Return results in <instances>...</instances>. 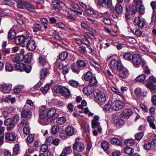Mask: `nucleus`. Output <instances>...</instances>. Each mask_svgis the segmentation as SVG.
I'll list each match as a JSON object with an SVG mask.
<instances>
[{"mask_svg": "<svg viewBox=\"0 0 156 156\" xmlns=\"http://www.w3.org/2000/svg\"><path fill=\"white\" fill-rule=\"evenodd\" d=\"M45 109V106H43L39 108L38 111L39 117L38 122L39 123L43 125L48 123L49 118L55 120L59 116V114L56 113V110L54 108H49L47 114Z\"/></svg>", "mask_w": 156, "mask_h": 156, "instance_id": "nucleus-1", "label": "nucleus"}, {"mask_svg": "<svg viewBox=\"0 0 156 156\" xmlns=\"http://www.w3.org/2000/svg\"><path fill=\"white\" fill-rule=\"evenodd\" d=\"M95 98L99 102H103L105 101L106 97L104 93L98 90H96L94 92Z\"/></svg>", "mask_w": 156, "mask_h": 156, "instance_id": "nucleus-2", "label": "nucleus"}, {"mask_svg": "<svg viewBox=\"0 0 156 156\" xmlns=\"http://www.w3.org/2000/svg\"><path fill=\"white\" fill-rule=\"evenodd\" d=\"M85 146L83 142L80 141L79 139L76 140L75 143L73 144V149L78 151H82L84 149Z\"/></svg>", "mask_w": 156, "mask_h": 156, "instance_id": "nucleus-3", "label": "nucleus"}, {"mask_svg": "<svg viewBox=\"0 0 156 156\" xmlns=\"http://www.w3.org/2000/svg\"><path fill=\"white\" fill-rule=\"evenodd\" d=\"M132 62L134 66L138 67L142 62L141 57L138 54H134L132 56Z\"/></svg>", "mask_w": 156, "mask_h": 156, "instance_id": "nucleus-4", "label": "nucleus"}, {"mask_svg": "<svg viewBox=\"0 0 156 156\" xmlns=\"http://www.w3.org/2000/svg\"><path fill=\"white\" fill-rule=\"evenodd\" d=\"M125 104L122 101L117 100L112 104V108L114 110L118 111L124 107Z\"/></svg>", "mask_w": 156, "mask_h": 156, "instance_id": "nucleus-5", "label": "nucleus"}, {"mask_svg": "<svg viewBox=\"0 0 156 156\" xmlns=\"http://www.w3.org/2000/svg\"><path fill=\"white\" fill-rule=\"evenodd\" d=\"M26 42L25 45L27 48L29 50L33 51L36 48V44L35 41L29 37L28 39L26 40Z\"/></svg>", "mask_w": 156, "mask_h": 156, "instance_id": "nucleus-6", "label": "nucleus"}, {"mask_svg": "<svg viewBox=\"0 0 156 156\" xmlns=\"http://www.w3.org/2000/svg\"><path fill=\"white\" fill-rule=\"evenodd\" d=\"M110 66L112 69H115L117 68L118 70H120L122 68V65L121 62L115 59H113L111 61Z\"/></svg>", "mask_w": 156, "mask_h": 156, "instance_id": "nucleus-7", "label": "nucleus"}, {"mask_svg": "<svg viewBox=\"0 0 156 156\" xmlns=\"http://www.w3.org/2000/svg\"><path fill=\"white\" fill-rule=\"evenodd\" d=\"M4 124L5 125L8 126L7 129L8 131L12 130L16 125L12 119L10 118L5 119L4 121Z\"/></svg>", "mask_w": 156, "mask_h": 156, "instance_id": "nucleus-8", "label": "nucleus"}, {"mask_svg": "<svg viewBox=\"0 0 156 156\" xmlns=\"http://www.w3.org/2000/svg\"><path fill=\"white\" fill-rule=\"evenodd\" d=\"M0 90L4 94L9 93L12 90V86L7 83H3L0 85Z\"/></svg>", "mask_w": 156, "mask_h": 156, "instance_id": "nucleus-9", "label": "nucleus"}, {"mask_svg": "<svg viewBox=\"0 0 156 156\" xmlns=\"http://www.w3.org/2000/svg\"><path fill=\"white\" fill-rule=\"evenodd\" d=\"M29 37H26L23 36H19L16 37L15 39V43L17 44H23L25 45L26 42V40L28 39Z\"/></svg>", "mask_w": 156, "mask_h": 156, "instance_id": "nucleus-10", "label": "nucleus"}, {"mask_svg": "<svg viewBox=\"0 0 156 156\" xmlns=\"http://www.w3.org/2000/svg\"><path fill=\"white\" fill-rule=\"evenodd\" d=\"M156 83V79L153 76H150L149 77V81L146 84V86L150 89H153L154 88V84Z\"/></svg>", "mask_w": 156, "mask_h": 156, "instance_id": "nucleus-11", "label": "nucleus"}, {"mask_svg": "<svg viewBox=\"0 0 156 156\" xmlns=\"http://www.w3.org/2000/svg\"><path fill=\"white\" fill-rule=\"evenodd\" d=\"M22 116L24 118L27 119L31 118L32 116L31 112L28 108H24L21 112Z\"/></svg>", "mask_w": 156, "mask_h": 156, "instance_id": "nucleus-12", "label": "nucleus"}, {"mask_svg": "<svg viewBox=\"0 0 156 156\" xmlns=\"http://www.w3.org/2000/svg\"><path fill=\"white\" fill-rule=\"evenodd\" d=\"M126 11L129 13L134 14L136 11V6L128 3L126 5Z\"/></svg>", "mask_w": 156, "mask_h": 156, "instance_id": "nucleus-13", "label": "nucleus"}, {"mask_svg": "<svg viewBox=\"0 0 156 156\" xmlns=\"http://www.w3.org/2000/svg\"><path fill=\"white\" fill-rule=\"evenodd\" d=\"M134 22L135 25L138 26L140 28H142L145 25V22L143 20H141L139 17H136L135 18Z\"/></svg>", "mask_w": 156, "mask_h": 156, "instance_id": "nucleus-14", "label": "nucleus"}, {"mask_svg": "<svg viewBox=\"0 0 156 156\" xmlns=\"http://www.w3.org/2000/svg\"><path fill=\"white\" fill-rule=\"evenodd\" d=\"M120 71L119 76L123 78H125L127 77L129 75L128 71L126 69L124 68L122 66V69L119 70Z\"/></svg>", "mask_w": 156, "mask_h": 156, "instance_id": "nucleus-15", "label": "nucleus"}, {"mask_svg": "<svg viewBox=\"0 0 156 156\" xmlns=\"http://www.w3.org/2000/svg\"><path fill=\"white\" fill-rule=\"evenodd\" d=\"M92 126L93 129L97 128L98 132H100L101 130V128L100 126L99 122L97 120L93 119L92 121Z\"/></svg>", "mask_w": 156, "mask_h": 156, "instance_id": "nucleus-16", "label": "nucleus"}, {"mask_svg": "<svg viewBox=\"0 0 156 156\" xmlns=\"http://www.w3.org/2000/svg\"><path fill=\"white\" fill-rule=\"evenodd\" d=\"M74 129L71 126H68L66 129V133L67 135L70 136L73 135L74 133Z\"/></svg>", "mask_w": 156, "mask_h": 156, "instance_id": "nucleus-17", "label": "nucleus"}, {"mask_svg": "<svg viewBox=\"0 0 156 156\" xmlns=\"http://www.w3.org/2000/svg\"><path fill=\"white\" fill-rule=\"evenodd\" d=\"M113 123L115 126H119L123 125L124 123V122L123 119L118 117H116L115 119L114 120Z\"/></svg>", "mask_w": 156, "mask_h": 156, "instance_id": "nucleus-18", "label": "nucleus"}, {"mask_svg": "<svg viewBox=\"0 0 156 156\" xmlns=\"http://www.w3.org/2000/svg\"><path fill=\"white\" fill-rule=\"evenodd\" d=\"M5 139L9 141H13L16 139V136L13 133H7L5 135Z\"/></svg>", "mask_w": 156, "mask_h": 156, "instance_id": "nucleus-19", "label": "nucleus"}, {"mask_svg": "<svg viewBox=\"0 0 156 156\" xmlns=\"http://www.w3.org/2000/svg\"><path fill=\"white\" fill-rule=\"evenodd\" d=\"M110 142L113 145L117 146H120L122 143L120 139L115 137L112 138L110 139Z\"/></svg>", "mask_w": 156, "mask_h": 156, "instance_id": "nucleus-20", "label": "nucleus"}, {"mask_svg": "<svg viewBox=\"0 0 156 156\" xmlns=\"http://www.w3.org/2000/svg\"><path fill=\"white\" fill-rule=\"evenodd\" d=\"M133 113V111L129 109L125 108L122 112V114L123 116L125 117L129 116Z\"/></svg>", "mask_w": 156, "mask_h": 156, "instance_id": "nucleus-21", "label": "nucleus"}, {"mask_svg": "<svg viewBox=\"0 0 156 156\" xmlns=\"http://www.w3.org/2000/svg\"><path fill=\"white\" fill-rule=\"evenodd\" d=\"M63 87L65 88V89H64L63 90H61L60 94L63 96L68 98L70 95V92L69 90L66 87L63 86Z\"/></svg>", "mask_w": 156, "mask_h": 156, "instance_id": "nucleus-22", "label": "nucleus"}, {"mask_svg": "<svg viewBox=\"0 0 156 156\" xmlns=\"http://www.w3.org/2000/svg\"><path fill=\"white\" fill-rule=\"evenodd\" d=\"M66 119L64 116L58 117L56 120V122L58 125H62L65 124L66 122Z\"/></svg>", "mask_w": 156, "mask_h": 156, "instance_id": "nucleus-23", "label": "nucleus"}, {"mask_svg": "<svg viewBox=\"0 0 156 156\" xmlns=\"http://www.w3.org/2000/svg\"><path fill=\"white\" fill-rule=\"evenodd\" d=\"M72 152V150L71 147L70 146L68 147L63 151L59 156H66L67 154L71 153Z\"/></svg>", "mask_w": 156, "mask_h": 156, "instance_id": "nucleus-24", "label": "nucleus"}, {"mask_svg": "<svg viewBox=\"0 0 156 156\" xmlns=\"http://www.w3.org/2000/svg\"><path fill=\"white\" fill-rule=\"evenodd\" d=\"M84 80L86 81H89L93 76V74L90 71H88L86 72L83 75Z\"/></svg>", "mask_w": 156, "mask_h": 156, "instance_id": "nucleus-25", "label": "nucleus"}, {"mask_svg": "<svg viewBox=\"0 0 156 156\" xmlns=\"http://www.w3.org/2000/svg\"><path fill=\"white\" fill-rule=\"evenodd\" d=\"M25 7L30 12H34L35 11L34 6L33 4H30L26 2Z\"/></svg>", "mask_w": 156, "mask_h": 156, "instance_id": "nucleus-26", "label": "nucleus"}, {"mask_svg": "<svg viewBox=\"0 0 156 156\" xmlns=\"http://www.w3.org/2000/svg\"><path fill=\"white\" fill-rule=\"evenodd\" d=\"M77 66L79 68H85L87 63L81 59H78L76 61Z\"/></svg>", "mask_w": 156, "mask_h": 156, "instance_id": "nucleus-27", "label": "nucleus"}, {"mask_svg": "<svg viewBox=\"0 0 156 156\" xmlns=\"http://www.w3.org/2000/svg\"><path fill=\"white\" fill-rule=\"evenodd\" d=\"M68 55V53L67 51H62L59 55V58L62 61H64L67 58Z\"/></svg>", "mask_w": 156, "mask_h": 156, "instance_id": "nucleus-28", "label": "nucleus"}, {"mask_svg": "<svg viewBox=\"0 0 156 156\" xmlns=\"http://www.w3.org/2000/svg\"><path fill=\"white\" fill-rule=\"evenodd\" d=\"M51 86V84L50 83L47 84L44 86V87H41L40 90L43 94H45L50 89Z\"/></svg>", "mask_w": 156, "mask_h": 156, "instance_id": "nucleus-29", "label": "nucleus"}, {"mask_svg": "<svg viewBox=\"0 0 156 156\" xmlns=\"http://www.w3.org/2000/svg\"><path fill=\"white\" fill-rule=\"evenodd\" d=\"M89 84L90 86H94L97 85L98 81L95 77L94 76L89 80Z\"/></svg>", "mask_w": 156, "mask_h": 156, "instance_id": "nucleus-30", "label": "nucleus"}, {"mask_svg": "<svg viewBox=\"0 0 156 156\" xmlns=\"http://www.w3.org/2000/svg\"><path fill=\"white\" fill-rule=\"evenodd\" d=\"M68 1L73 8L76 10H80V6L77 4L75 3L74 0H68Z\"/></svg>", "mask_w": 156, "mask_h": 156, "instance_id": "nucleus-31", "label": "nucleus"}, {"mask_svg": "<svg viewBox=\"0 0 156 156\" xmlns=\"http://www.w3.org/2000/svg\"><path fill=\"white\" fill-rule=\"evenodd\" d=\"M146 75L142 74L138 76L136 79V80L139 82H143V83L145 81Z\"/></svg>", "mask_w": 156, "mask_h": 156, "instance_id": "nucleus-32", "label": "nucleus"}, {"mask_svg": "<svg viewBox=\"0 0 156 156\" xmlns=\"http://www.w3.org/2000/svg\"><path fill=\"white\" fill-rule=\"evenodd\" d=\"M65 89V88L63 87V86L59 85L58 86H55L53 88V90L56 93H61V91L62 90H63Z\"/></svg>", "mask_w": 156, "mask_h": 156, "instance_id": "nucleus-33", "label": "nucleus"}, {"mask_svg": "<svg viewBox=\"0 0 156 156\" xmlns=\"http://www.w3.org/2000/svg\"><path fill=\"white\" fill-rule=\"evenodd\" d=\"M5 69L6 71L11 72L13 70L14 67L12 64L9 62H6L5 64Z\"/></svg>", "mask_w": 156, "mask_h": 156, "instance_id": "nucleus-34", "label": "nucleus"}, {"mask_svg": "<svg viewBox=\"0 0 156 156\" xmlns=\"http://www.w3.org/2000/svg\"><path fill=\"white\" fill-rule=\"evenodd\" d=\"M39 63V65L41 66H43L46 64L47 61L45 58L42 56H40L38 58Z\"/></svg>", "mask_w": 156, "mask_h": 156, "instance_id": "nucleus-35", "label": "nucleus"}, {"mask_svg": "<svg viewBox=\"0 0 156 156\" xmlns=\"http://www.w3.org/2000/svg\"><path fill=\"white\" fill-rule=\"evenodd\" d=\"M48 74L47 70L46 68L43 69L41 71L40 76L41 79H43L46 77Z\"/></svg>", "mask_w": 156, "mask_h": 156, "instance_id": "nucleus-36", "label": "nucleus"}, {"mask_svg": "<svg viewBox=\"0 0 156 156\" xmlns=\"http://www.w3.org/2000/svg\"><path fill=\"white\" fill-rule=\"evenodd\" d=\"M24 65V64L22 63H17L15 65V66L17 70L22 71L23 69Z\"/></svg>", "mask_w": 156, "mask_h": 156, "instance_id": "nucleus-37", "label": "nucleus"}, {"mask_svg": "<svg viewBox=\"0 0 156 156\" xmlns=\"http://www.w3.org/2000/svg\"><path fill=\"white\" fill-rule=\"evenodd\" d=\"M116 12L119 14H121L123 10L122 6L120 4H117L115 8Z\"/></svg>", "mask_w": 156, "mask_h": 156, "instance_id": "nucleus-38", "label": "nucleus"}, {"mask_svg": "<svg viewBox=\"0 0 156 156\" xmlns=\"http://www.w3.org/2000/svg\"><path fill=\"white\" fill-rule=\"evenodd\" d=\"M91 87L90 86H86L83 87V93L86 95L90 94L92 91H91L90 90Z\"/></svg>", "mask_w": 156, "mask_h": 156, "instance_id": "nucleus-39", "label": "nucleus"}, {"mask_svg": "<svg viewBox=\"0 0 156 156\" xmlns=\"http://www.w3.org/2000/svg\"><path fill=\"white\" fill-rule=\"evenodd\" d=\"M125 152L128 154H133L134 152V149L129 147H126L124 149Z\"/></svg>", "mask_w": 156, "mask_h": 156, "instance_id": "nucleus-40", "label": "nucleus"}, {"mask_svg": "<svg viewBox=\"0 0 156 156\" xmlns=\"http://www.w3.org/2000/svg\"><path fill=\"white\" fill-rule=\"evenodd\" d=\"M32 57V54L31 53H29L26 54L24 56L25 61L26 62H28L30 61Z\"/></svg>", "mask_w": 156, "mask_h": 156, "instance_id": "nucleus-41", "label": "nucleus"}, {"mask_svg": "<svg viewBox=\"0 0 156 156\" xmlns=\"http://www.w3.org/2000/svg\"><path fill=\"white\" fill-rule=\"evenodd\" d=\"M23 87L22 85L18 86L15 87L13 90L14 93L17 94H19L21 90Z\"/></svg>", "mask_w": 156, "mask_h": 156, "instance_id": "nucleus-42", "label": "nucleus"}, {"mask_svg": "<svg viewBox=\"0 0 156 156\" xmlns=\"http://www.w3.org/2000/svg\"><path fill=\"white\" fill-rule=\"evenodd\" d=\"M101 146L105 150H108L109 148L108 142L107 141H102L101 143Z\"/></svg>", "mask_w": 156, "mask_h": 156, "instance_id": "nucleus-43", "label": "nucleus"}, {"mask_svg": "<svg viewBox=\"0 0 156 156\" xmlns=\"http://www.w3.org/2000/svg\"><path fill=\"white\" fill-rule=\"evenodd\" d=\"M138 7L136 6V11L139 12L141 14L144 13L145 12V8L142 4Z\"/></svg>", "mask_w": 156, "mask_h": 156, "instance_id": "nucleus-44", "label": "nucleus"}, {"mask_svg": "<svg viewBox=\"0 0 156 156\" xmlns=\"http://www.w3.org/2000/svg\"><path fill=\"white\" fill-rule=\"evenodd\" d=\"M16 35L15 31L13 30H10L8 34V37L11 39H13Z\"/></svg>", "mask_w": 156, "mask_h": 156, "instance_id": "nucleus-45", "label": "nucleus"}, {"mask_svg": "<svg viewBox=\"0 0 156 156\" xmlns=\"http://www.w3.org/2000/svg\"><path fill=\"white\" fill-rule=\"evenodd\" d=\"M26 2L24 1L21 0L18 3H17V6L18 8L20 9H23L25 6Z\"/></svg>", "mask_w": 156, "mask_h": 156, "instance_id": "nucleus-46", "label": "nucleus"}, {"mask_svg": "<svg viewBox=\"0 0 156 156\" xmlns=\"http://www.w3.org/2000/svg\"><path fill=\"white\" fill-rule=\"evenodd\" d=\"M144 136V133L143 132H140L136 133L135 135V139L137 140H141Z\"/></svg>", "mask_w": 156, "mask_h": 156, "instance_id": "nucleus-47", "label": "nucleus"}, {"mask_svg": "<svg viewBox=\"0 0 156 156\" xmlns=\"http://www.w3.org/2000/svg\"><path fill=\"white\" fill-rule=\"evenodd\" d=\"M110 88L111 90L114 92H115L116 94L119 95L122 98L124 99V97L123 95L121 94V93L115 87H113V86H111L110 87Z\"/></svg>", "mask_w": 156, "mask_h": 156, "instance_id": "nucleus-48", "label": "nucleus"}, {"mask_svg": "<svg viewBox=\"0 0 156 156\" xmlns=\"http://www.w3.org/2000/svg\"><path fill=\"white\" fill-rule=\"evenodd\" d=\"M58 1L55 0L51 2V5L54 6L53 9L56 11L58 10Z\"/></svg>", "mask_w": 156, "mask_h": 156, "instance_id": "nucleus-49", "label": "nucleus"}, {"mask_svg": "<svg viewBox=\"0 0 156 156\" xmlns=\"http://www.w3.org/2000/svg\"><path fill=\"white\" fill-rule=\"evenodd\" d=\"M123 58L128 60H132L131 54L130 52H126L123 54Z\"/></svg>", "mask_w": 156, "mask_h": 156, "instance_id": "nucleus-50", "label": "nucleus"}, {"mask_svg": "<svg viewBox=\"0 0 156 156\" xmlns=\"http://www.w3.org/2000/svg\"><path fill=\"white\" fill-rule=\"evenodd\" d=\"M71 68L73 71L77 74H79L80 71L79 67L77 66H76L75 65H71Z\"/></svg>", "mask_w": 156, "mask_h": 156, "instance_id": "nucleus-51", "label": "nucleus"}, {"mask_svg": "<svg viewBox=\"0 0 156 156\" xmlns=\"http://www.w3.org/2000/svg\"><path fill=\"white\" fill-rule=\"evenodd\" d=\"M19 146L18 144H16L13 148V154L14 155H17L18 154L19 150Z\"/></svg>", "mask_w": 156, "mask_h": 156, "instance_id": "nucleus-52", "label": "nucleus"}, {"mask_svg": "<svg viewBox=\"0 0 156 156\" xmlns=\"http://www.w3.org/2000/svg\"><path fill=\"white\" fill-rule=\"evenodd\" d=\"M135 93L138 97H140L142 95V93L141 91V89L140 88L137 87L135 90Z\"/></svg>", "mask_w": 156, "mask_h": 156, "instance_id": "nucleus-53", "label": "nucleus"}, {"mask_svg": "<svg viewBox=\"0 0 156 156\" xmlns=\"http://www.w3.org/2000/svg\"><path fill=\"white\" fill-rule=\"evenodd\" d=\"M111 101H109L108 103L105 106L104 109L106 111L109 110L111 108H112V104Z\"/></svg>", "mask_w": 156, "mask_h": 156, "instance_id": "nucleus-54", "label": "nucleus"}, {"mask_svg": "<svg viewBox=\"0 0 156 156\" xmlns=\"http://www.w3.org/2000/svg\"><path fill=\"white\" fill-rule=\"evenodd\" d=\"M22 60V59L18 55H15L12 59V61L14 62H20Z\"/></svg>", "mask_w": 156, "mask_h": 156, "instance_id": "nucleus-55", "label": "nucleus"}, {"mask_svg": "<svg viewBox=\"0 0 156 156\" xmlns=\"http://www.w3.org/2000/svg\"><path fill=\"white\" fill-rule=\"evenodd\" d=\"M59 130V126L56 125H54L52 128L51 132L53 134H56Z\"/></svg>", "mask_w": 156, "mask_h": 156, "instance_id": "nucleus-56", "label": "nucleus"}, {"mask_svg": "<svg viewBox=\"0 0 156 156\" xmlns=\"http://www.w3.org/2000/svg\"><path fill=\"white\" fill-rule=\"evenodd\" d=\"M78 50L82 54L84 55L86 52V48L83 46H80L78 48Z\"/></svg>", "mask_w": 156, "mask_h": 156, "instance_id": "nucleus-57", "label": "nucleus"}, {"mask_svg": "<svg viewBox=\"0 0 156 156\" xmlns=\"http://www.w3.org/2000/svg\"><path fill=\"white\" fill-rule=\"evenodd\" d=\"M125 143L127 146H131L134 144L135 142L134 140H129L125 141Z\"/></svg>", "mask_w": 156, "mask_h": 156, "instance_id": "nucleus-58", "label": "nucleus"}, {"mask_svg": "<svg viewBox=\"0 0 156 156\" xmlns=\"http://www.w3.org/2000/svg\"><path fill=\"white\" fill-rule=\"evenodd\" d=\"M55 64L56 66L58 69H61L63 68V65L61 61L57 60Z\"/></svg>", "mask_w": 156, "mask_h": 156, "instance_id": "nucleus-59", "label": "nucleus"}, {"mask_svg": "<svg viewBox=\"0 0 156 156\" xmlns=\"http://www.w3.org/2000/svg\"><path fill=\"white\" fill-rule=\"evenodd\" d=\"M53 138L52 137L50 136L47 138L45 140V143L47 145H50L52 144Z\"/></svg>", "mask_w": 156, "mask_h": 156, "instance_id": "nucleus-60", "label": "nucleus"}, {"mask_svg": "<svg viewBox=\"0 0 156 156\" xmlns=\"http://www.w3.org/2000/svg\"><path fill=\"white\" fill-rule=\"evenodd\" d=\"M84 14H87L88 15H91L94 14V12L92 9H86Z\"/></svg>", "mask_w": 156, "mask_h": 156, "instance_id": "nucleus-61", "label": "nucleus"}, {"mask_svg": "<svg viewBox=\"0 0 156 156\" xmlns=\"http://www.w3.org/2000/svg\"><path fill=\"white\" fill-rule=\"evenodd\" d=\"M151 147L152 146L150 142L146 143L144 144V149L147 150H150Z\"/></svg>", "mask_w": 156, "mask_h": 156, "instance_id": "nucleus-62", "label": "nucleus"}, {"mask_svg": "<svg viewBox=\"0 0 156 156\" xmlns=\"http://www.w3.org/2000/svg\"><path fill=\"white\" fill-rule=\"evenodd\" d=\"M69 84L73 86H76L79 84L78 82L74 80H71L69 81Z\"/></svg>", "mask_w": 156, "mask_h": 156, "instance_id": "nucleus-63", "label": "nucleus"}, {"mask_svg": "<svg viewBox=\"0 0 156 156\" xmlns=\"http://www.w3.org/2000/svg\"><path fill=\"white\" fill-rule=\"evenodd\" d=\"M34 140V136L32 134H29L27 138V142L31 143L33 142Z\"/></svg>", "mask_w": 156, "mask_h": 156, "instance_id": "nucleus-64", "label": "nucleus"}]
</instances>
